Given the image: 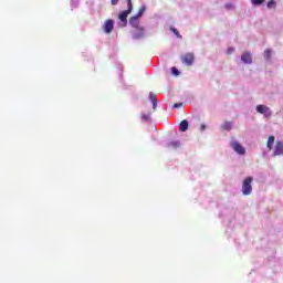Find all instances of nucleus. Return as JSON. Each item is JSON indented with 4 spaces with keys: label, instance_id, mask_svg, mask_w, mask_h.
<instances>
[{
    "label": "nucleus",
    "instance_id": "19",
    "mask_svg": "<svg viewBox=\"0 0 283 283\" xmlns=\"http://www.w3.org/2000/svg\"><path fill=\"white\" fill-rule=\"evenodd\" d=\"M271 49H266L265 51H264V59H265V61H271Z\"/></svg>",
    "mask_w": 283,
    "mask_h": 283
},
{
    "label": "nucleus",
    "instance_id": "10",
    "mask_svg": "<svg viewBox=\"0 0 283 283\" xmlns=\"http://www.w3.org/2000/svg\"><path fill=\"white\" fill-rule=\"evenodd\" d=\"M145 36V29L143 27H139L136 29V32L133 33V39H144Z\"/></svg>",
    "mask_w": 283,
    "mask_h": 283
},
{
    "label": "nucleus",
    "instance_id": "24",
    "mask_svg": "<svg viewBox=\"0 0 283 283\" xmlns=\"http://www.w3.org/2000/svg\"><path fill=\"white\" fill-rule=\"evenodd\" d=\"M120 0H111V3H112V6H118V2H119Z\"/></svg>",
    "mask_w": 283,
    "mask_h": 283
},
{
    "label": "nucleus",
    "instance_id": "22",
    "mask_svg": "<svg viewBox=\"0 0 283 283\" xmlns=\"http://www.w3.org/2000/svg\"><path fill=\"white\" fill-rule=\"evenodd\" d=\"M171 32L175 33V35L177 36V39H182V35H180V32H178V29L171 28Z\"/></svg>",
    "mask_w": 283,
    "mask_h": 283
},
{
    "label": "nucleus",
    "instance_id": "8",
    "mask_svg": "<svg viewBox=\"0 0 283 283\" xmlns=\"http://www.w3.org/2000/svg\"><path fill=\"white\" fill-rule=\"evenodd\" d=\"M273 156H283V143L276 142Z\"/></svg>",
    "mask_w": 283,
    "mask_h": 283
},
{
    "label": "nucleus",
    "instance_id": "21",
    "mask_svg": "<svg viewBox=\"0 0 283 283\" xmlns=\"http://www.w3.org/2000/svg\"><path fill=\"white\" fill-rule=\"evenodd\" d=\"M252 6H262L264 3V0H251Z\"/></svg>",
    "mask_w": 283,
    "mask_h": 283
},
{
    "label": "nucleus",
    "instance_id": "14",
    "mask_svg": "<svg viewBox=\"0 0 283 283\" xmlns=\"http://www.w3.org/2000/svg\"><path fill=\"white\" fill-rule=\"evenodd\" d=\"M274 143H275V136L271 135V136L269 137L268 144H266V147H268V149H270V151H271V149H273V144H274Z\"/></svg>",
    "mask_w": 283,
    "mask_h": 283
},
{
    "label": "nucleus",
    "instance_id": "7",
    "mask_svg": "<svg viewBox=\"0 0 283 283\" xmlns=\"http://www.w3.org/2000/svg\"><path fill=\"white\" fill-rule=\"evenodd\" d=\"M256 112L259 114H264V116H271V108H269L265 105H258L256 106Z\"/></svg>",
    "mask_w": 283,
    "mask_h": 283
},
{
    "label": "nucleus",
    "instance_id": "26",
    "mask_svg": "<svg viewBox=\"0 0 283 283\" xmlns=\"http://www.w3.org/2000/svg\"><path fill=\"white\" fill-rule=\"evenodd\" d=\"M178 107H182V103H176V104H174V108H178Z\"/></svg>",
    "mask_w": 283,
    "mask_h": 283
},
{
    "label": "nucleus",
    "instance_id": "25",
    "mask_svg": "<svg viewBox=\"0 0 283 283\" xmlns=\"http://www.w3.org/2000/svg\"><path fill=\"white\" fill-rule=\"evenodd\" d=\"M206 129H207V126H206L205 124H201V125H200V130H201V132H205Z\"/></svg>",
    "mask_w": 283,
    "mask_h": 283
},
{
    "label": "nucleus",
    "instance_id": "2",
    "mask_svg": "<svg viewBox=\"0 0 283 283\" xmlns=\"http://www.w3.org/2000/svg\"><path fill=\"white\" fill-rule=\"evenodd\" d=\"M127 6L128 9L123 11L118 17L119 21H122L125 25H127V17H129V14H132V10H134V4H132V0H127Z\"/></svg>",
    "mask_w": 283,
    "mask_h": 283
},
{
    "label": "nucleus",
    "instance_id": "6",
    "mask_svg": "<svg viewBox=\"0 0 283 283\" xmlns=\"http://www.w3.org/2000/svg\"><path fill=\"white\" fill-rule=\"evenodd\" d=\"M241 61L245 63V65H251L253 63V56L250 52H245L241 55Z\"/></svg>",
    "mask_w": 283,
    "mask_h": 283
},
{
    "label": "nucleus",
    "instance_id": "4",
    "mask_svg": "<svg viewBox=\"0 0 283 283\" xmlns=\"http://www.w3.org/2000/svg\"><path fill=\"white\" fill-rule=\"evenodd\" d=\"M231 147L234 149V151L237 153V154H239L240 156H244V154H247V149H244V147L240 144V143H238V142H233L232 144H231Z\"/></svg>",
    "mask_w": 283,
    "mask_h": 283
},
{
    "label": "nucleus",
    "instance_id": "23",
    "mask_svg": "<svg viewBox=\"0 0 283 283\" xmlns=\"http://www.w3.org/2000/svg\"><path fill=\"white\" fill-rule=\"evenodd\" d=\"M235 52V49L233 46L228 48L227 54H233Z\"/></svg>",
    "mask_w": 283,
    "mask_h": 283
},
{
    "label": "nucleus",
    "instance_id": "17",
    "mask_svg": "<svg viewBox=\"0 0 283 283\" xmlns=\"http://www.w3.org/2000/svg\"><path fill=\"white\" fill-rule=\"evenodd\" d=\"M168 147H171V149H178V147H180V142L176 140V142H170L168 144Z\"/></svg>",
    "mask_w": 283,
    "mask_h": 283
},
{
    "label": "nucleus",
    "instance_id": "3",
    "mask_svg": "<svg viewBox=\"0 0 283 283\" xmlns=\"http://www.w3.org/2000/svg\"><path fill=\"white\" fill-rule=\"evenodd\" d=\"M181 61L185 63V65L191 66L193 65V61H196V56L193 53H187L181 56Z\"/></svg>",
    "mask_w": 283,
    "mask_h": 283
},
{
    "label": "nucleus",
    "instance_id": "15",
    "mask_svg": "<svg viewBox=\"0 0 283 283\" xmlns=\"http://www.w3.org/2000/svg\"><path fill=\"white\" fill-rule=\"evenodd\" d=\"M146 10H147V7H146V6H142L135 17H137L138 19H140V17H143V14H145V11H146Z\"/></svg>",
    "mask_w": 283,
    "mask_h": 283
},
{
    "label": "nucleus",
    "instance_id": "5",
    "mask_svg": "<svg viewBox=\"0 0 283 283\" xmlns=\"http://www.w3.org/2000/svg\"><path fill=\"white\" fill-rule=\"evenodd\" d=\"M103 30L106 34H111L112 30H114V20L108 19L105 21Z\"/></svg>",
    "mask_w": 283,
    "mask_h": 283
},
{
    "label": "nucleus",
    "instance_id": "27",
    "mask_svg": "<svg viewBox=\"0 0 283 283\" xmlns=\"http://www.w3.org/2000/svg\"><path fill=\"white\" fill-rule=\"evenodd\" d=\"M227 10H231L233 8V4H226Z\"/></svg>",
    "mask_w": 283,
    "mask_h": 283
},
{
    "label": "nucleus",
    "instance_id": "13",
    "mask_svg": "<svg viewBox=\"0 0 283 283\" xmlns=\"http://www.w3.org/2000/svg\"><path fill=\"white\" fill-rule=\"evenodd\" d=\"M187 129H189V122H187V119H184L179 124V132H187Z\"/></svg>",
    "mask_w": 283,
    "mask_h": 283
},
{
    "label": "nucleus",
    "instance_id": "1",
    "mask_svg": "<svg viewBox=\"0 0 283 283\" xmlns=\"http://www.w3.org/2000/svg\"><path fill=\"white\" fill-rule=\"evenodd\" d=\"M251 182H253V177H247L243 180V184H242L243 196H251V193L253 191V186H251Z\"/></svg>",
    "mask_w": 283,
    "mask_h": 283
},
{
    "label": "nucleus",
    "instance_id": "9",
    "mask_svg": "<svg viewBox=\"0 0 283 283\" xmlns=\"http://www.w3.org/2000/svg\"><path fill=\"white\" fill-rule=\"evenodd\" d=\"M140 18L134 15L129 19V24L132 25V28H134L135 30H137L138 28H140V20H138Z\"/></svg>",
    "mask_w": 283,
    "mask_h": 283
},
{
    "label": "nucleus",
    "instance_id": "18",
    "mask_svg": "<svg viewBox=\"0 0 283 283\" xmlns=\"http://www.w3.org/2000/svg\"><path fill=\"white\" fill-rule=\"evenodd\" d=\"M150 118H151V113L142 114V120H144V123H148V120H150Z\"/></svg>",
    "mask_w": 283,
    "mask_h": 283
},
{
    "label": "nucleus",
    "instance_id": "20",
    "mask_svg": "<svg viewBox=\"0 0 283 283\" xmlns=\"http://www.w3.org/2000/svg\"><path fill=\"white\" fill-rule=\"evenodd\" d=\"M171 74L174 76H180V71H178V69H176V66L171 67Z\"/></svg>",
    "mask_w": 283,
    "mask_h": 283
},
{
    "label": "nucleus",
    "instance_id": "16",
    "mask_svg": "<svg viewBox=\"0 0 283 283\" xmlns=\"http://www.w3.org/2000/svg\"><path fill=\"white\" fill-rule=\"evenodd\" d=\"M275 8H277V3L275 2V0H270L268 2V9L269 10H275Z\"/></svg>",
    "mask_w": 283,
    "mask_h": 283
},
{
    "label": "nucleus",
    "instance_id": "12",
    "mask_svg": "<svg viewBox=\"0 0 283 283\" xmlns=\"http://www.w3.org/2000/svg\"><path fill=\"white\" fill-rule=\"evenodd\" d=\"M233 128V122H224L222 125H221V129L223 132H231V129Z\"/></svg>",
    "mask_w": 283,
    "mask_h": 283
},
{
    "label": "nucleus",
    "instance_id": "11",
    "mask_svg": "<svg viewBox=\"0 0 283 283\" xmlns=\"http://www.w3.org/2000/svg\"><path fill=\"white\" fill-rule=\"evenodd\" d=\"M149 101L153 103V109L158 107V97L154 93H149Z\"/></svg>",
    "mask_w": 283,
    "mask_h": 283
}]
</instances>
